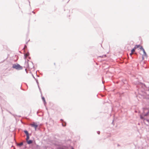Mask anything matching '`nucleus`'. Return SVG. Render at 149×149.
I'll return each mask as SVG.
<instances>
[{"instance_id":"obj_20","label":"nucleus","mask_w":149,"mask_h":149,"mask_svg":"<svg viewBox=\"0 0 149 149\" xmlns=\"http://www.w3.org/2000/svg\"><path fill=\"white\" fill-rule=\"evenodd\" d=\"M132 54V52H131V53H130V55H131Z\"/></svg>"},{"instance_id":"obj_27","label":"nucleus","mask_w":149,"mask_h":149,"mask_svg":"<svg viewBox=\"0 0 149 149\" xmlns=\"http://www.w3.org/2000/svg\"><path fill=\"white\" fill-rule=\"evenodd\" d=\"M33 78H34L35 79V77H34L33 76Z\"/></svg>"},{"instance_id":"obj_24","label":"nucleus","mask_w":149,"mask_h":149,"mask_svg":"<svg viewBox=\"0 0 149 149\" xmlns=\"http://www.w3.org/2000/svg\"><path fill=\"white\" fill-rule=\"evenodd\" d=\"M32 13H35L33 11H32Z\"/></svg>"},{"instance_id":"obj_17","label":"nucleus","mask_w":149,"mask_h":149,"mask_svg":"<svg viewBox=\"0 0 149 149\" xmlns=\"http://www.w3.org/2000/svg\"><path fill=\"white\" fill-rule=\"evenodd\" d=\"M60 120L62 122H64L63 121V120L62 119H61Z\"/></svg>"},{"instance_id":"obj_23","label":"nucleus","mask_w":149,"mask_h":149,"mask_svg":"<svg viewBox=\"0 0 149 149\" xmlns=\"http://www.w3.org/2000/svg\"><path fill=\"white\" fill-rule=\"evenodd\" d=\"M25 71H26V69H25Z\"/></svg>"},{"instance_id":"obj_2","label":"nucleus","mask_w":149,"mask_h":149,"mask_svg":"<svg viewBox=\"0 0 149 149\" xmlns=\"http://www.w3.org/2000/svg\"><path fill=\"white\" fill-rule=\"evenodd\" d=\"M140 49L143 51V52L144 55H143L142 56V59L143 60L144 59V57L143 56H145L147 57V55L144 50L143 47L142 46H141V47L140 48Z\"/></svg>"},{"instance_id":"obj_4","label":"nucleus","mask_w":149,"mask_h":149,"mask_svg":"<svg viewBox=\"0 0 149 149\" xmlns=\"http://www.w3.org/2000/svg\"><path fill=\"white\" fill-rule=\"evenodd\" d=\"M42 98L43 101V102L45 106L46 105V104L47 103H46V102L45 98L44 97H42Z\"/></svg>"},{"instance_id":"obj_19","label":"nucleus","mask_w":149,"mask_h":149,"mask_svg":"<svg viewBox=\"0 0 149 149\" xmlns=\"http://www.w3.org/2000/svg\"><path fill=\"white\" fill-rule=\"evenodd\" d=\"M27 47V46L26 45H25L24 48H26Z\"/></svg>"},{"instance_id":"obj_12","label":"nucleus","mask_w":149,"mask_h":149,"mask_svg":"<svg viewBox=\"0 0 149 149\" xmlns=\"http://www.w3.org/2000/svg\"><path fill=\"white\" fill-rule=\"evenodd\" d=\"M140 117L141 119H142V120H146L144 118L143 116L141 115H140Z\"/></svg>"},{"instance_id":"obj_3","label":"nucleus","mask_w":149,"mask_h":149,"mask_svg":"<svg viewBox=\"0 0 149 149\" xmlns=\"http://www.w3.org/2000/svg\"><path fill=\"white\" fill-rule=\"evenodd\" d=\"M30 125L32 127H34L35 130H36L38 125L35 122H33L32 124H31Z\"/></svg>"},{"instance_id":"obj_18","label":"nucleus","mask_w":149,"mask_h":149,"mask_svg":"<svg viewBox=\"0 0 149 149\" xmlns=\"http://www.w3.org/2000/svg\"><path fill=\"white\" fill-rule=\"evenodd\" d=\"M97 133L98 134H100V131H98L97 132Z\"/></svg>"},{"instance_id":"obj_22","label":"nucleus","mask_w":149,"mask_h":149,"mask_svg":"<svg viewBox=\"0 0 149 149\" xmlns=\"http://www.w3.org/2000/svg\"><path fill=\"white\" fill-rule=\"evenodd\" d=\"M113 121L112 123L113 124Z\"/></svg>"},{"instance_id":"obj_11","label":"nucleus","mask_w":149,"mask_h":149,"mask_svg":"<svg viewBox=\"0 0 149 149\" xmlns=\"http://www.w3.org/2000/svg\"><path fill=\"white\" fill-rule=\"evenodd\" d=\"M24 132L26 134V135H28L29 134V133L26 130H25L24 131Z\"/></svg>"},{"instance_id":"obj_21","label":"nucleus","mask_w":149,"mask_h":149,"mask_svg":"<svg viewBox=\"0 0 149 149\" xmlns=\"http://www.w3.org/2000/svg\"><path fill=\"white\" fill-rule=\"evenodd\" d=\"M100 57H103V56H100Z\"/></svg>"},{"instance_id":"obj_9","label":"nucleus","mask_w":149,"mask_h":149,"mask_svg":"<svg viewBox=\"0 0 149 149\" xmlns=\"http://www.w3.org/2000/svg\"><path fill=\"white\" fill-rule=\"evenodd\" d=\"M139 47H140L139 45H136L135 46L134 48V49H136V48Z\"/></svg>"},{"instance_id":"obj_6","label":"nucleus","mask_w":149,"mask_h":149,"mask_svg":"<svg viewBox=\"0 0 149 149\" xmlns=\"http://www.w3.org/2000/svg\"><path fill=\"white\" fill-rule=\"evenodd\" d=\"M27 142L28 144H31L33 143V141L32 140H27Z\"/></svg>"},{"instance_id":"obj_1","label":"nucleus","mask_w":149,"mask_h":149,"mask_svg":"<svg viewBox=\"0 0 149 149\" xmlns=\"http://www.w3.org/2000/svg\"><path fill=\"white\" fill-rule=\"evenodd\" d=\"M12 68H13L17 70H20L23 69V67L20 66L19 64H17V65L13 64V65Z\"/></svg>"},{"instance_id":"obj_8","label":"nucleus","mask_w":149,"mask_h":149,"mask_svg":"<svg viewBox=\"0 0 149 149\" xmlns=\"http://www.w3.org/2000/svg\"><path fill=\"white\" fill-rule=\"evenodd\" d=\"M62 125L63 127H65L66 125V123L65 122H63L62 123Z\"/></svg>"},{"instance_id":"obj_10","label":"nucleus","mask_w":149,"mask_h":149,"mask_svg":"<svg viewBox=\"0 0 149 149\" xmlns=\"http://www.w3.org/2000/svg\"><path fill=\"white\" fill-rule=\"evenodd\" d=\"M36 82L37 83V84L38 85V87L39 88V89L40 91V92L41 93V89H40V88L39 87V86L38 85V81L37 80H36Z\"/></svg>"},{"instance_id":"obj_26","label":"nucleus","mask_w":149,"mask_h":149,"mask_svg":"<svg viewBox=\"0 0 149 149\" xmlns=\"http://www.w3.org/2000/svg\"><path fill=\"white\" fill-rule=\"evenodd\" d=\"M72 149H74V148L73 147H72Z\"/></svg>"},{"instance_id":"obj_14","label":"nucleus","mask_w":149,"mask_h":149,"mask_svg":"<svg viewBox=\"0 0 149 149\" xmlns=\"http://www.w3.org/2000/svg\"><path fill=\"white\" fill-rule=\"evenodd\" d=\"M135 49H134V48H133V49H132L131 50V52H132V53H133V52H135Z\"/></svg>"},{"instance_id":"obj_16","label":"nucleus","mask_w":149,"mask_h":149,"mask_svg":"<svg viewBox=\"0 0 149 149\" xmlns=\"http://www.w3.org/2000/svg\"><path fill=\"white\" fill-rule=\"evenodd\" d=\"M145 120L149 123V119H146Z\"/></svg>"},{"instance_id":"obj_7","label":"nucleus","mask_w":149,"mask_h":149,"mask_svg":"<svg viewBox=\"0 0 149 149\" xmlns=\"http://www.w3.org/2000/svg\"><path fill=\"white\" fill-rule=\"evenodd\" d=\"M23 144V142H21L20 143H17V145L18 146H19L20 147L21 146H22Z\"/></svg>"},{"instance_id":"obj_15","label":"nucleus","mask_w":149,"mask_h":149,"mask_svg":"<svg viewBox=\"0 0 149 149\" xmlns=\"http://www.w3.org/2000/svg\"><path fill=\"white\" fill-rule=\"evenodd\" d=\"M148 112H147L146 114H144V115L145 116H146L148 115Z\"/></svg>"},{"instance_id":"obj_5","label":"nucleus","mask_w":149,"mask_h":149,"mask_svg":"<svg viewBox=\"0 0 149 149\" xmlns=\"http://www.w3.org/2000/svg\"><path fill=\"white\" fill-rule=\"evenodd\" d=\"M29 55V53L28 52V53L24 54V58L25 59L26 57L28 56Z\"/></svg>"},{"instance_id":"obj_13","label":"nucleus","mask_w":149,"mask_h":149,"mask_svg":"<svg viewBox=\"0 0 149 149\" xmlns=\"http://www.w3.org/2000/svg\"><path fill=\"white\" fill-rule=\"evenodd\" d=\"M26 136V141H27L29 139V135H27Z\"/></svg>"},{"instance_id":"obj_25","label":"nucleus","mask_w":149,"mask_h":149,"mask_svg":"<svg viewBox=\"0 0 149 149\" xmlns=\"http://www.w3.org/2000/svg\"><path fill=\"white\" fill-rule=\"evenodd\" d=\"M29 59H30V58H30V57H29Z\"/></svg>"}]
</instances>
